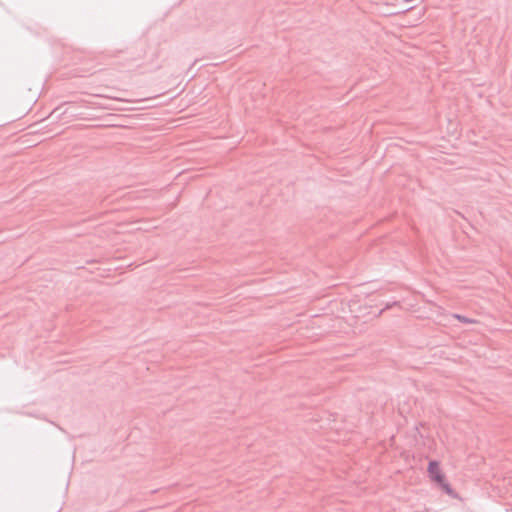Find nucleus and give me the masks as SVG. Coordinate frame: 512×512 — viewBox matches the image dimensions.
<instances>
[{
    "label": "nucleus",
    "mask_w": 512,
    "mask_h": 512,
    "mask_svg": "<svg viewBox=\"0 0 512 512\" xmlns=\"http://www.w3.org/2000/svg\"><path fill=\"white\" fill-rule=\"evenodd\" d=\"M506 512H512V509H507Z\"/></svg>",
    "instance_id": "4"
},
{
    "label": "nucleus",
    "mask_w": 512,
    "mask_h": 512,
    "mask_svg": "<svg viewBox=\"0 0 512 512\" xmlns=\"http://www.w3.org/2000/svg\"><path fill=\"white\" fill-rule=\"evenodd\" d=\"M427 471L430 479L434 481L436 484L439 482H443V479H445V475L441 472L440 465L437 460L429 461Z\"/></svg>",
    "instance_id": "1"
},
{
    "label": "nucleus",
    "mask_w": 512,
    "mask_h": 512,
    "mask_svg": "<svg viewBox=\"0 0 512 512\" xmlns=\"http://www.w3.org/2000/svg\"><path fill=\"white\" fill-rule=\"evenodd\" d=\"M455 317L463 323H472L473 322V320H471L470 318L463 316V315L455 314Z\"/></svg>",
    "instance_id": "3"
},
{
    "label": "nucleus",
    "mask_w": 512,
    "mask_h": 512,
    "mask_svg": "<svg viewBox=\"0 0 512 512\" xmlns=\"http://www.w3.org/2000/svg\"><path fill=\"white\" fill-rule=\"evenodd\" d=\"M437 485L443 490L444 493L449 495L451 498H453V499H457L458 498V494L451 487V485L446 481V478L443 479V482L437 483Z\"/></svg>",
    "instance_id": "2"
}]
</instances>
